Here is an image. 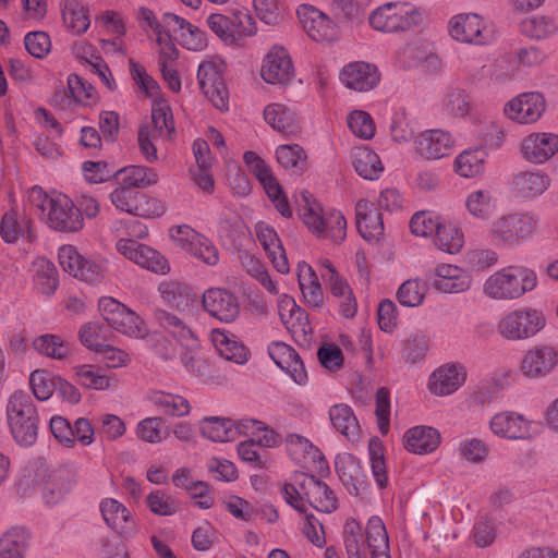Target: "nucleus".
I'll list each match as a JSON object with an SVG mask.
<instances>
[{
  "label": "nucleus",
  "instance_id": "1",
  "mask_svg": "<svg viewBox=\"0 0 558 558\" xmlns=\"http://www.w3.org/2000/svg\"><path fill=\"white\" fill-rule=\"evenodd\" d=\"M7 416L16 444L22 447L33 446L38 437L39 417L29 393L22 390L13 392L9 398Z\"/></svg>",
  "mask_w": 558,
  "mask_h": 558
},
{
  "label": "nucleus",
  "instance_id": "2",
  "mask_svg": "<svg viewBox=\"0 0 558 558\" xmlns=\"http://www.w3.org/2000/svg\"><path fill=\"white\" fill-rule=\"evenodd\" d=\"M304 205L300 211L303 222L311 232L319 238H329L335 242H341L347 235V221L339 210H331L322 215V208L316 204L310 192L301 193Z\"/></svg>",
  "mask_w": 558,
  "mask_h": 558
},
{
  "label": "nucleus",
  "instance_id": "3",
  "mask_svg": "<svg viewBox=\"0 0 558 558\" xmlns=\"http://www.w3.org/2000/svg\"><path fill=\"white\" fill-rule=\"evenodd\" d=\"M536 286L532 270L507 267L492 275L484 284V292L492 299L506 300L521 296Z\"/></svg>",
  "mask_w": 558,
  "mask_h": 558
},
{
  "label": "nucleus",
  "instance_id": "4",
  "mask_svg": "<svg viewBox=\"0 0 558 558\" xmlns=\"http://www.w3.org/2000/svg\"><path fill=\"white\" fill-rule=\"evenodd\" d=\"M407 3L389 2L377 8L369 15L371 26L383 33L404 32L421 22L417 10H407Z\"/></svg>",
  "mask_w": 558,
  "mask_h": 558
},
{
  "label": "nucleus",
  "instance_id": "5",
  "mask_svg": "<svg viewBox=\"0 0 558 558\" xmlns=\"http://www.w3.org/2000/svg\"><path fill=\"white\" fill-rule=\"evenodd\" d=\"M545 326L542 312L533 308L514 311L498 324V331L508 340H522L536 335Z\"/></svg>",
  "mask_w": 558,
  "mask_h": 558
},
{
  "label": "nucleus",
  "instance_id": "6",
  "mask_svg": "<svg viewBox=\"0 0 558 558\" xmlns=\"http://www.w3.org/2000/svg\"><path fill=\"white\" fill-rule=\"evenodd\" d=\"M535 225L536 221L529 215L510 214L492 223L490 234L495 242L512 246L531 236Z\"/></svg>",
  "mask_w": 558,
  "mask_h": 558
},
{
  "label": "nucleus",
  "instance_id": "7",
  "mask_svg": "<svg viewBox=\"0 0 558 558\" xmlns=\"http://www.w3.org/2000/svg\"><path fill=\"white\" fill-rule=\"evenodd\" d=\"M48 226L60 232H77L84 226L81 211L65 194H54L49 202L47 214Z\"/></svg>",
  "mask_w": 558,
  "mask_h": 558
},
{
  "label": "nucleus",
  "instance_id": "8",
  "mask_svg": "<svg viewBox=\"0 0 558 558\" xmlns=\"http://www.w3.org/2000/svg\"><path fill=\"white\" fill-rule=\"evenodd\" d=\"M59 263L64 271L89 283L104 280L105 266L84 258L74 246L63 245L59 250Z\"/></svg>",
  "mask_w": 558,
  "mask_h": 558
},
{
  "label": "nucleus",
  "instance_id": "9",
  "mask_svg": "<svg viewBox=\"0 0 558 558\" xmlns=\"http://www.w3.org/2000/svg\"><path fill=\"white\" fill-rule=\"evenodd\" d=\"M223 64L206 61L197 70L198 84L208 100L219 110H228V89L222 77Z\"/></svg>",
  "mask_w": 558,
  "mask_h": 558
},
{
  "label": "nucleus",
  "instance_id": "10",
  "mask_svg": "<svg viewBox=\"0 0 558 558\" xmlns=\"http://www.w3.org/2000/svg\"><path fill=\"white\" fill-rule=\"evenodd\" d=\"M207 24L226 44H235L242 36H252L256 33L255 21L248 13H238L235 21L213 13L207 17Z\"/></svg>",
  "mask_w": 558,
  "mask_h": 558
},
{
  "label": "nucleus",
  "instance_id": "11",
  "mask_svg": "<svg viewBox=\"0 0 558 558\" xmlns=\"http://www.w3.org/2000/svg\"><path fill=\"white\" fill-rule=\"evenodd\" d=\"M449 32L453 39L484 45L493 39V32L477 14H458L449 22Z\"/></svg>",
  "mask_w": 558,
  "mask_h": 558
},
{
  "label": "nucleus",
  "instance_id": "12",
  "mask_svg": "<svg viewBox=\"0 0 558 558\" xmlns=\"http://www.w3.org/2000/svg\"><path fill=\"white\" fill-rule=\"evenodd\" d=\"M296 13L304 31L313 40L331 43L338 38V26L315 7L303 4Z\"/></svg>",
  "mask_w": 558,
  "mask_h": 558
},
{
  "label": "nucleus",
  "instance_id": "13",
  "mask_svg": "<svg viewBox=\"0 0 558 558\" xmlns=\"http://www.w3.org/2000/svg\"><path fill=\"white\" fill-rule=\"evenodd\" d=\"M204 310L222 323H232L240 314V303L234 293L222 288H210L203 293Z\"/></svg>",
  "mask_w": 558,
  "mask_h": 558
},
{
  "label": "nucleus",
  "instance_id": "14",
  "mask_svg": "<svg viewBox=\"0 0 558 558\" xmlns=\"http://www.w3.org/2000/svg\"><path fill=\"white\" fill-rule=\"evenodd\" d=\"M117 248L128 259L153 272L165 275L169 270L167 259L159 252L135 240L121 239Z\"/></svg>",
  "mask_w": 558,
  "mask_h": 558
},
{
  "label": "nucleus",
  "instance_id": "15",
  "mask_svg": "<svg viewBox=\"0 0 558 558\" xmlns=\"http://www.w3.org/2000/svg\"><path fill=\"white\" fill-rule=\"evenodd\" d=\"M295 483L301 488L305 500L314 509L331 513L337 509V497L328 485L314 475L301 473L295 476Z\"/></svg>",
  "mask_w": 558,
  "mask_h": 558
},
{
  "label": "nucleus",
  "instance_id": "16",
  "mask_svg": "<svg viewBox=\"0 0 558 558\" xmlns=\"http://www.w3.org/2000/svg\"><path fill=\"white\" fill-rule=\"evenodd\" d=\"M248 425L258 430L265 429L262 422L255 420L241 422L235 425L231 420L218 416L204 417L201 421L199 428L204 437L213 441L226 442L234 440L239 434H246L247 432L245 429L248 428Z\"/></svg>",
  "mask_w": 558,
  "mask_h": 558
},
{
  "label": "nucleus",
  "instance_id": "17",
  "mask_svg": "<svg viewBox=\"0 0 558 558\" xmlns=\"http://www.w3.org/2000/svg\"><path fill=\"white\" fill-rule=\"evenodd\" d=\"M546 108V101L541 93H523L511 99L505 106V113L519 123H533L537 121Z\"/></svg>",
  "mask_w": 558,
  "mask_h": 558
},
{
  "label": "nucleus",
  "instance_id": "18",
  "mask_svg": "<svg viewBox=\"0 0 558 558\" xmlns=\"http://www.w3.org/2000/svg\"><path fill=\"white\" fill-rule=\"evenodd\" d=\"M158 291L167 305L184 315L193 316L198 310L199 296L185 283L165 281L159 284Z\"/></svg>",
  "mask_w": 558,
  "mask_h": 558
},
{
  "label": "nucleus",
  "instance_id": "19",
  "mask_svg": "<svg viewBox=\"0 0 558 558\" xmlns=\"http://www.w3.org/2000/svg\"><path fill=\"white\" fill-rule=\"evenodd\" d=\"M262 77L269 84H289L294 76L292 60L282 47H272L260 69Z\"/></svg>",
  "mask_w": 558,
  "mask_h": 558
},
{
  "label": "nucleus",
  "instance_id": "20",
  "mask_svg": "<svg viewBox=\"0 0 558 558\" xmlns=\"http://www.w3.org/2000/svg\"><path fill=\"white\" fill-rule=\"evenodd\" d=\"M558 363V353L550 345H536L527 351L520 365L522 374L529 378L546 376Z\"/></svg>",
  "mask_w": 558,
  "mask_h": 558
},
{
  "label": "nucleus",
  "instance_id": "21",
  "mask_svg": "<svg viewBox=\"0 0 558 558\" xmlns=\"http://www.w3.org/2000/svg\"><path fill=\"white\" fill-rule=\"evenodd\" d=\"M340 78L350 89L355 92H368L378 85L380 74L374 64L356 61L342 69Z\"/></svg>",
  "mask_w": 558,
  "mask_h": 558
},
{
  "label": "nucleus",
  "instance_id": "22",
  "mask_svg": "<svg viewBox=\"0 0 558 558\" xmlns=\"http://www.w3.org/2000/svg\"><path fill=\"white\" fill-rule=\"evenodd\" d=\"M257 240L265 250L268 258L277 271L287 274L290 270L286 250L277 231L266 222H258L255 227Z\"/></svg>",
  "mask_w": 558,
  "mask_h": 558
},
{
  "label": "nucleus",
  "instance_id": "23",
  "mask_svg": "<svg viewBox=\"0 0 558 558\" xmlns=\"http://www.w3.org/2000/svg\"><path fill=\"white\" fill-rule=\"evenodd\" d=\"M100 511L107 525L118 535L129 537L134 534V520L123 504L113 498H106L100 504Z\"/></svg>",
  "mask_w": 558,
  "mask_h": 558
},
{
  "label": "nucleus",
  "instance_id": "24",
  "mask_svg": "<svg viewBox=\"0 0 558 558\" xmlns=\"http://www.w3.org/2000/svg\"><path fill=\"white\" fill-rule=\"evenodd\" d=\"M525 159L533 163H543L558 153V135L535 133L526 136L521 145Z\"/></svg>",
  "mask_w": 558,
  "mask_h": 558
},
{
  "label": "nucleus",
  "instance_id": "25",
  "mask_svg": "<svg viewBox=\"0 0 558 558\" xmlns=\"http://www.w3.org/2000/svg\"><path fill=\"white\" fill-rule=\"evenodd\" d=\"M452 144L449 133L441 130H427L416 137L415 149L426 159H440L449 154Z\"/></svg>",
  "mask_w": 558,
  "mask_h": 558
},
{
  "label": "nucleus",
  "instance_id": "26",
  "mask_svg": "<svg viewBox=\"0 0 558 558\" xmlns=\"http://www.w3.org/2000/svg\"><path fill=\"white\" fill-rule=\"evenodd\" d=\"M495 435L509 439H527L531 437L530 422L521 414L501 412L494 415L489 422Z\"/></svg>",
  "mask_w": 558,
  "mask_h": 558
},
{
  "label": "nucleus",
  "instance_id": "27",
  "mask_svg": "<svg viewBox=\"0 0 558 558\" xmlns=\"http://www.w3.org/2000/svg\"><path fill=\"white\" fill-rule=\"evenodd\" d=\"M356 228L368 242L378 241L384 234L381 214L367 201H360L356 205Z\"/></svg>",
  "mask_w": 558,
  "mask_h": 558
},
{
  "label": "nucleus",
  "instance_id": "28",
  "mask_svg": "<svg viewBox=\"0 0 558 558\" xmlns=\"http://www.w3.org/2000/svg\"><path fill=\"white\" fill-rule=\"evenodd\" d=\"M75 483V474L66 469L60 468L50 473L43 487V498L47 505H56L61 501L71 490Z\"/></svg>",
  "mask_w": 558,
  "mask_h": 558
},
{
  "label": "nucleus",
  "instance_id": "29",
  "mask_svg": "<svg viewBox=\"0 0 558 558\" xmlns=\"http://www.w3.org/2000/svg\"><path fill=\"white\" fill-rule=\"evenodd\" d=\"M265 121L286 136H295L301 132L295 113L282 104H270L264 110Z\"/></svg>",
  "mask_w": 558,
  "mask_h": 558
},
{
  "label": "nucleus",
  "instance_id": "30",
  "mask_svg": "<svg viewBox=\"0 0 558 558\" xmlns=\"http://www.w3.org/2000/svg\"><path fill=\"white\" fill-rule=\"evenodd\" d=\"M404 447L412 453L424 454L434 451L439 442L440 435L437 429L429 426H415L403 436Z\"/></svg>",
  "mask_w": 558,
  "mask_h": 558
},
{
  "label": "nucleus",
  "instance_id": "31",
  "mask_svg": "<svg viewBox=\"0 0 558 558\" xmlns=\"http://www.w3.org/2000/svg\"><path fill=\"white\" fill-rule=\"evenodd\" d=\"M118 184L129 189H146L158 182V174L151 168L145 166H129L113 172Z\"/></svg>",
  "mask_w": 558,
  "mask_h": 558
},
{
  "label": "nucleus",
  "instance_id": "32",
  "mask_svg": "<svg viewBox=\"0 0 558 558\" xmlns=\"http://www.w3.org/2000/svg\"><path fill=\"white\" fill-rule=\"evenodd\" d=\"M31 534L22 526L8 530L0 538V558H25Z\"/></svg>",
  "mask_w": 558,
  "mask_h": 558
},
{
  "label": "nucleus",
  "instance_id": "33",
  "mask_svg": "<svg viewBox=\"0 0 558 558\" xmlns=\"http://www.w3.org/2000/svg\"><path fill=\"white\" fill-rule=\"evenodd\" d=\"M465 375L454 365H445L435 371L428 383L430 392L447 396L456 391L464 381Z\"/></svg>",
  "mask_w": 558,
  "mask_h": 558
},
{
  "label": "nucleus",
  "instance_id": "34",
  "mask_svg": "<svg viewBox=\"0 0 558 558\" xmlns=\"http://www.w3.org/2000/svg\"><path fill=\"white\" fill-rule=\"evenodd\" d=\"M329 418L332 426L349 440L359 439L361 427L351 407L342 403L332 405L329 410Z\"/></svg>",
  "mask_w": 558,
  "mask_h": 558
},
{
  "label": "nucleus",
  "instance_id": "35",
  "mask_svg": "<svg viewBox=\"0 0 558 558\" xmlns=\"http://www.w3.org/2000/svg\"><path fill=\"white\" fill-rule=\"evenodd\" d=\"M154 315L159 326L183 345L195 341L194 332L182 318L161 308H157Z\"/></svg>",
  "mask_w": 558,
  "mask_h": 558
},
{
  "label": "nucleus",
  "instance_id": "36",
  "mask_svg": "<svg viewBox=\"0 0 558 558\" xmlns=\"http://www.w3.org/2000/svg\"><path fill=\"white\" fill-rule=\"evenodd\" d=\"M335 468L339 478L348 488L349 493L357 495V486L362 477V468L359 460L350 453H344L337 457Z\"/></svg>",
  "mask_w": 558,
  "mask_h": 558
},
{
  "label": "nucleus",
  "instance_id": "37",
  "mask_svg": "<svg viewBox=\"0 0 558 558\" xmlns=\"http://www.w3.org/2000/svg\"><path fill=\"white\" fill-rule=\"evenodd\" d=\"M276 157L279 165L292 174L301 175L307 169V155L299 144L278 146Z\"/></svg>",
  "mask_w": 558,
  "mask_h": 558
},
{
  "label": "nucleus",
  "instance_id": "38",
  "mask_svg": "<svg viewBox=\"0 0 558 558\" xmlns=\"http://www.w3.org/2000/svg\"><path fill=\"white\" fill-rule=\"evenodd\" d=\"M187 26V21L174 13H165L160 21V31L162 37V44L169 50L167 56L169 59H175L178 57V50L173 45V39L179 40L182 33Z\"/></svg>",
  "mask_w": 558,
  "mask_h": 558
},
{
  "label": "nucleus",
  "instance_id": "39",
  "mask_svg": "<svg viewBox=\"0 0 558 558\" xmlns=\"http://www.w3.org/2000/svg\"><path fill=\"white\" fill-rule=\"evenodd\" d=\"M352 163L356 173L366 180L377 179L384 169L378 155L366 147H357L352 151Z\"/></svg>",
  "mask_w": 558,
  "mask_h": 558
},
{
  "label": "nucleus",
  "instance_id": "40",
  "mask_svg": "<svg viewBox=\"0 0 558 558\" xmlns=\"http://www.w3.org/2000/svg\"><path fill=\"white\" fill-rule=\"evenodd\" d=\"M279 314L281 322L289 331L294 333L301 331L306 335L310 323L304 311L296 305L293 299L286 298L279 303Z\"/></svg>",
  "mask_w": 558,
  "mask_h": 558
},
{
  "label": "nucleus",
  "instance_id": "41",
  "mask_svg": "<svg viewBox=\"0 0 558 558\" xmlns=\"http://www.w3.org/2000/svg\"><path fill=\"white\" fill-rule=\"evenodd\" d=\"M150 402L160 409L165 415L185 416L191 412L190 402L182 396L163 391H153L149 395Z\"/></svg>",
  "mask_w": 558,
  "mask_h": 558
},
{
  "label": "nucleus",
  "instance_id": "42",
  "mask_svg": "<svg viewBox=\"0 0 558 558\" xmlns=\"http://www.w3.org/2000/svg\"><path fill=\"white\" fill-rule=\"evenodd\" d=\"M549 178L541 172L523 171L513 179L518 192L523 197L536 196L544 193L549 186Z\"/></svg>",
  "mask_w": 558,
  "mask_h": 558
},
{
  "label": "nucleus",
  "instance_id": "43",
  "mask_svg": "<svg viewBox=\"0 0 558 558\" xmlns=\"http://www.w3.org/2000/svg\"><path fill=\"white\" fill-rule=\"evenodd\" d=\"M434 241L440 251L454 254L463 246V234L456 226L442 219L435 231Z\"/></svg>",
  "mask_w": 558,
  "mask_h": 558
},
{
  "label": "nucleus",
  "instance_id": "44",
  "mask_svg": "<svg viewBox=\"0 0 558 558\" xmlns=\"http://www.w3.org/2000/svg\"><path fill=\"white\" fill-rule=\"evenodd\" d=\"M151 121L154 124V129L150 133L156 136H166L169 140H172L175 135L174 121L172 117V112L169 106L165 104H158L153 107L151 110Z\"/></svg>",
  "mask_w": 558,
  "mask_h": 558
},
{
  "label": "nucleus",
  "instance_id": "45",
  "mask_svg": "<svg viewBox=\"0 0 558 558\" xmlns=\"http://www.w3.org/2000/svg\"><path fill=\"white\" fill-rule=\"evenodd\" d=\"M63 22L74 34H83L89 27V19L85 8L76 2H68L62 11Z\"/></svg>",
  "mask_w": 558,
  "mask_h": 558
},
{
  "label": "nucleus",
  "instance_id": "46",
  "mask_svg": "<svg viewBox=\"0 0 558 558\" xmlns=\"http://www.w3.org/2000/svg\"><path fill=\"white\" fill-rule=\"evenodd\" d=\"M484 157L481 149L463 151L456 159V171L464 178L478 175L484 170Z\"/></svg>",
  "mask_w": 558,
  "mask_h": 558
},
{
  "label": "nucleus",
  "instance_id": "47",
  "mask_svg": "<svg viewBox=\"0 0 558 558\" xmlns=\"http://www.w3.org/2000/svg\"><path fill=\"white\" fill-rule=\"evenodd\" d=\"M149 510L157 515L169 517L181 511V504L162 490L151 492L146 497Z\"/></svg>",
  "mask_w": 558,
  "mask_h": 558
},
{
  "label": "nucleus",
  "instance_id": "48",
  "mask_svg": "<svg viewBox=\"0 0 558 558\" xmlns=\"http://www.w3.org/2000/svg\"><path fill=\"white\" fill-rule=\"evenodd\" d=\"M557 31V25L551 17L536 15L524 20L521 23V32L535 39H543Z\"/></svg>",
  "mask_w": 558,
  "mask_h": 558
},
{
  "label": "nucleus",
  "instance_id": "49",
  "mask_svg": "<svg viewBox=\"0 0 558 558\" xmlns=\"http://www.w3.org/2000/svg\"><path fill=\"white\" fill-rule=\"evenodd\" d=\"M109 326L129 337L136 338L143 335L142 319L126 306L123 312H120L116 319L111 318Z\"/></svg>",
  "mask_w": 558,
  "mask_h": 558
},
{
  "label": "nucleus",
  "instance_id": "50",
  "mask_svg": "<svg viewBox=\"0 0 558 558\" xmlns=\"http://www.w3.org/2000/svg\"><path fill=\"white\" fill-rule=\"evenodd\" d=\"M36 351L40 354L52 359H64L69 353L68 345L61 340L60 337L54 335H43L36 338L33 342Z\"/></svg>",
  "mask_w": 558,
  "mask_h": 558
},
{
  "label": "nucleus",
  "instance_id": "51",
  "mask_svg": "<svg viewBox=\"0 0 558 558\" xmlns=\"http://www.w3.org/2000/svg\"><path fill=\"white\" fill-rule=\"evenodd\" d=\"M36 280L44 294H52L58 287V271L54 265L46 259L39 258L36 263Z\"/></svg>",
  "mask_w": 558,
  "mask_h": 558
},
{
  "label": "nucleus",
  "instance_id": "52",
  "mask_svg": "<svg viewBox=\"0 0 558 558\" xmlns=\"http://www.w3.org/2000/svg\"><path fill=\"white\" fill-rule=\"evenodd\" d=\"M368 449L373 475L378 486L380 488H385L387 486L388 478L386 473L383 444L378 438H373L369 440Z\"/></svg>",
  "mask_w": 558,
  "mask_h": 558
},
{
  "label": "nucleus",
  "instance_id": "53",
  "mask_svg": "<svg viewBox=\"0 0 558 558\" xmlns=\"http://www.w3.org/2000/svg\"><path fill=\"white\" fill-rule=\"evenodd\" d=\"M442 218L432 211H418L410 220V229L417 236H428L435 233Z\"/></svg>",
  "mask_w": 558,
  "mask_h": 558
},
{
  "label": "nucleus",
  "instance_id": "54",
  "mask_svg": "<svg viewBox=\"0 0 558 558\" xmlns=\"http://www.w3.org/2000/svg\"><path fill=\"white\" fill-rule=\"evenodd\" d=\"M140 197V192L129 189L122 184L110 193L109 199L111 204L120 211L133 215L134 208Z\"/></svg>",
  "mask_w": 558,
  "mask_h": 558
},
{
  "label": "nucleus",
  "instance_id": "55",
  "mask_svg": "<svg viewBox=\"0 0 558 558\" xmlns=\"http://www.w3.org/2000/svg\"><path fill=\"white\" fill-rule=\"evenodd\" d=\"M57 378L45 371H34L29 376V385L34 396L45 401L49 399L56 389Z\"/></svg>",
  "mask_w": 558,
  "mask_h": 558
},
{
  "label": "nucleus",
  "instance_id": "56",
  "mask_svg": "<svg viewBox=\"0 0 558 558\" xmlns=\"http://www.w3.org/2000/svg\"><path fill=\"white\" fill-rule=\"evenodd\" d=\"M466 207L473 216L478 218H488L495 205L490 192L480 190L468 196Z\"/></svg>",
  "mask_w": 558,
  "mask_h": 558
},
{
  "label": "nucleus",
  "instance_id": "57",
  "mask_svg": "<svg viewBox=\"0 0 558 558\" xmlns=\"http://www.w3.org/2000/svg\"><path fill=\"white\" fill-rule=\"evenodd\" d=\"M425 294V284L418 280H407L397 291L398 301L404 306H417Z\"/></svg>",
  "mask_w": 558,
  "mask_h": 558
},
{
  "label": "nucleus",
  "instance_id": "58",
  "mask_svg": "<svg viewBox=\"0 0 558 558\" xmlns=\"http://www.w3.org/2000/svg\"><path fill=\"white\" fill-rule=\"evenodd\" d=\"M78 383L89 389L105 390L110 386V378L99 374L92 365H78L75 367Z\"/></svg>",
  "mask_w": 558,
  "mask_h": 558
},
{
  "label": "nucleus",
  "instance_id": "59",
  "mask_svg": "<svg viewBox=\"0 0 558 558\" xmlns=\"http://www.w3.org/2000/svg\"><path fill=\"white\" fill-rule=\"evenodd\" d=\"M217 341L220 355L227 361L236 364H244L247 361L248 350L243 343L231 340L225 335H221V340Z\"/></svg>",
  "mask_w": 558,
  "mask_h": 558
},
{
  "label": "nucleus",
  "instance_id": "60",
  "mask_svg": "<svg viewBox=\"0 0 558 558\" xmlns=\"http://www.w3.org/2000/svg\"><path fill=\"white\" fill-rule=\"evenodd\" d=\"M368 548L389 549V539L386 527L378 517H372L366 525Z\"/></svg>",
  "mask_w": 558,
  "mask_h": 558
},
{
  "label": "nucleus",
  "instance_id": "61",
  "mask_svg": "<svg viewBox=\"0 0 558 558\" xmlns=\"http://www.w3.org/2000/svg\"><path fill=\"white\" fill-rule=\"evenodd\" d=\"M518 70V62L512 54H506L497 58L488 69L489 76L495 82H505Z\"/></svg>",
  "mask_w": 558,
  "mask_h": 558
},
{
  "label": "nucleus",
  "instance_id": "62",
  "mask_svg": "<svg viewBox=\"0 0 558 558\" xmlns=\"http://www.w3.org/2000/svg\"><path fill=\"white\" fill-rule=\"evenodd\" d=\"M348 124L353 134L361 138L369 140L375 134L373 119L365 111H353L348 118Z\"/></svg>",
  "mask_w": 558,
  "mask_h": 558
},
{
  "label": "nucleus",
  "instance_id": "63",
  "mask_svg": "<svg viewBox=\"0 0 558 558\" xmlns=\"http://www.w3.org/2000/svg\"><path fill=\"white\" fill-rule=\"evenodd\" d=\"M428 350V339L425 335H411L403 347V356L409 363H416L422 360Z\"/></svg>",
  "mask_w": 558,
  "mask_h": 558
},
{
  "label": "nucleus",
  "instance_id": "64",
  "mask_svg": "<svg viewBox=\"0 0 558 558\" xmlns=\"http://www.w3.org/2000/svg\"><path fill=\"white\" fill-rule=\"evenodd\" d=\"M445 107L454 117H464L471 109L468 94L460 88H452L447 93Z\"/></svg>",
  "mask_w": 558,
  "mask_h": 558
}]
</instances>
